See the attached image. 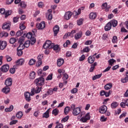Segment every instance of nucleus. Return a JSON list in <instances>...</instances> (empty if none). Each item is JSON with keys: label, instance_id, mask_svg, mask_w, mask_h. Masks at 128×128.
<instances>
[{"label": "nucleus", "instance_id": "f257e3e1", "mask_svg": "<svg viewBox=\"0 0 128 128\" xmlns=\"http://www.w3.org/2000/svg\"><path fill=\"white\" fill-rule=\"evenodd\" d=\"M71 108L72 110V114L74 116H78L80 114V112H82V109L80 108H76V105L74 104H72L71 106Z\"/></svg>", "mask_w": 128, "mask_h": 128}, {"label": "nucleus", "instance_id": "f03ea898", "mask_svg": "<svg viewBox=\"0 0 128 128\" xmlns=\"http://www.w3.org/2000/svg\"><path fill=\"white\" fill-rule=\"evenodd\" d=\"M34 82L36 86H44V78L40 77L35 80Z\"/></svg>", "mask_w": 128, "mask_h": 128}, {"label": "nucleus", "instance_id": "7ed1b4c3", "mask_svg": "<svg viewBox=\"0 0 128 128\" xmlns=\"http://www.w3.org/2000/svg\"><path fill=\"white\" fill-rule=\"evenodd\" d=\"M54 46V43H52V41L48 40L46 41L45 44L43 45L44 48H52Z\"/></svg>", "mask_w": 128, "mask_h": 128}, {"label": "nucleus", "instance_id": "20e7f679", "mask_svg": "<svg viewBox=\"0 0 128 128\" xmlns=\"http://www.w3.org/2000/svg\"><path fill=\"white\" fill-rule=\"evenodd\" d=\"M90 120V113H87L84 116L82 117L79 119L80 121L82 122H86L88 120Z\"/></svg>", "mask_w": 128, "mask_h": 128}, {"label": "nucleus", "instance_id": "39448f33", "mask_svg": "<svg viewBox=\"0 0 128 128\" xmlns=\"http://www.w3.org/2000/svg\"><path fill=\"white\" fill-rule=\"evenodd\" d=\"M36 28H38V30H44V28H46V22H42L40 23H37Z\"/></svg>", "mask_w": 128, "mask_h": 128}, {"label": "nucleus", "instance_id": "423d86ee", "mask_svg": "<svg viewBox=\"0 0 128 128\" xmlns=\"http://www.w3.org/2000/svg\"><path fill=\"white\" fill-rule=\"evenodd\" d=\"M42 90V88H40L38 86H37L36 88V89L34 88L32 90L31 92L32 94L31 96H34V92L36 94H38L40 92V91Z\"/></svg>", "mask_w": 128, "mask_h": 128}, {"label": "nucleus", "instance_id": "0eeeda50", "mask_svg": "<svg viewBox=\"0 0 128 128\" xmlns=\"http://www.w3.org/2000/svg\"><path fill=\"white\" fill-rule=\"evenodd\" d=\"M106 110H108V107L104 105L102 106L99 109V112H100V114H106Z\"/></svg>", "mask_w": 128, "mask_h": 128}, {"label": "nucleus", "instance_id": "6e6552de", "mask_svg": "<svg viewBox=\"0 0 128 128\" xmlns=\"http://www.w3.org/2000/svg\"><path fill=\"white\" fill-rule=\"evenodd\" d=\"M12 84V78H8L5 80V85L6 86H11Z\"/></svg>", "mask_w": 128, "mask_h": 128}, {"label": "nucleus", "instance_id": "1a4fd4ad", "mask_svg": "<svg viewBox=\"0 0 128 128\" xmlns=\"http://www.w3.org/2000/svg\"><path fill=\"white\" fill-rule=\"evenodd\" d=\"M2 28L3 30H10V23H8V22L4 23L2 26Z\"/></svg>", "mask_w": 128, "mask_h": 128}, {"label": "nucleus", "instance_id": "9d476101", "mask_svg": "<svg viewBox=\"0 0 128 128\" xmlns=\"http://www.w3.org/2000/svg\"><path fill=\"white\" fill-rule=\"evenodd\" d=\"M8 70H10V66L8 64L2 66L1 68V71L2 72H6Z\"/></svg>", "mask_w": 128, "mask_h": 128}, {"label": "nucleus", "instance_id": "9b49d317", "mask_svg": "<svg viewBox=\"0 0 128 128\" xmlns=\"http://www.w3.org/2000/svg\"><path fill=\"white\" fill-rule=\"evenodd\" d=\"M6 42V41H0V50H3L6 48L7 46Z\"/></svg>", "mask_w": 128, "mask_h": 128}, {"label": "nucleus", "instance_id": "f8f14e48", "mask_svg": "<svg viewBox=\"0 0 128 128\" xmlns=\"http://www.w3.org/2000/svg\"><path fill=\"white\" fill-rule=\"evenodd\" d=\"M72 14H74L71 12H66L64 18L65 20H70V18H72Z\"/></svg>", "mask_w": 128, "mask_h": 128}, {"label": "nucleus", "instance_id": "ddd939ff", "mask_svg": "<svg viewBox=\"0 0 128 128\" xmlns=\"http://www.w3.org/2000/svg\"><path fill=\"white\" fill-rule=\"evenodd\" d=\"M53 31L54 33V36H56V34H58L60 32V26L58 25L55 26L53 28Z\"/></svg>", "mask_w": 128, "mask_h": 128}, {"label": "nucleus", "instance_id": "4468645a", "mask_svg": "<svg viewBox=\"0 0 128 128\" xmlns=\"http://www.w3.org/2000/svg\"><path fill=\"white\" fill-rule=\"evenodd\" d=\"M82 36V32L80 30L74 35V38L76 40H80Z\"/></svg>", "mask_w": 128, "mask_h": 128}, {"label": "nucleus", "instance_id": "2eb2a0df", "mask_svg": "<svg viewBox=\"0 0 128 128\" xmlns=\"http://www.w3.org/2000/svg\"><path fill=\"white\" fill-rule=\"evenodd\" d=\"M30 96H32L29 92H26L24 93V96L26 102H30Z\"/></svg>", "mask_w": 128, "mask_h": 128}, {"label": "nucleus", "instance_id": "dca6fc26", "mask_svg": "<svg viewBox=\"0 0 128 128\" xmlns=\"http://www.w3.org/2000/svg\"><path fill=\"white\" fill-rule=\"evenodd\" d=\"M2 92L6 94L10 92V88L8 86H6L2 89Z\"/></svg>", "mask_w": 128, "mask_h": 128}, {"label": "nucleus", "instance_id": "f3484780", "mask_svg": "<svg viewBox=\"0 0 128 128\" xmlns=\"http://www.w3.org/2000/svg\"><path fill=\"white\" fill-rule=\"evenodd\" d=\"M112 28V24L110 22H108L104 27V30L106 32H108V30H110Z\"/></svg>", "mask_w": 128, "mask_h": 128}, {"label": "nucleus", "instance_id": "a211bd4d", "mask_svg": "<svg viewBox=\"0 0 128 128\" xmlns=\"http://www.w3.org/2000/svg\"><path fill=\"white\" fill-rule=\"evenodd\" d=\"M24 64V59L21 58L16 62V66H22Z\"/></svg>", "mask_w": 128, "mask_h": 128}, {"label": "nucleus", "instance_id": "6ab92c4d", "mask_svg": "<svg viewBox=\"0 0 128 128\" xmlns=\"http://www.w3.org/2000/svg\"><path fill=\"white\" fill-rule=\"evenodd\" d=\"M42 118H50V109H48L43 114Z\"/></svg>", "mask_w": 128, "mask_h": 128}, {"label": "nucleus", "instance_id": "aec40b11", "mask_svg": "<svg viewBox=\"0 0 128 128\" xmlns=\"http://www.w3.org/2000/svg\"><path fill=\"white\" fill-rule=\"evenodd\" d=\"M64 63V59L62 58L58 59L57 60V64L58 66H62Z\"/></svg>", "mask_w": 128, "mask_h": 128}, {"label": "nucleus", "instance_id": "412c9836", "mask_svg": "<svg viewBox=\"0 0 128 128\" xmlns=\"http://www.w3.org/2000/svg\"><path fill=\"white\" fill-rule=\"evenodd\" d=\"M89 18L90 20H96V13L92 12L90 13Z\"/></svg>", "mask_w": 128, "mask_h": 128}, {"label": "nucleus", "instance_id": "4be33fe9", "mask_svg": "<svg viewBox=\"0 0 128 128\" xmlns=\"http://www.w3.org/2000/svg\"><path fill=\"white\" fill-rule=\"evenodd\" d=\"M94 60H96V58L94 56H90L88 58V62L93 64L94 62Z\"/></svg>", "mask_w": 128, "mask_h": 128}, {"label": "nucleus", "instance_id": "5701e85b", "mask_svg": "<svg viewBox=\"0 0 128 128\" xmlns=\"http://www.w3.org/2000/svg\"><path fill=\"white\" fill-rule=\"evenodd\" d=\"M110 22L111 24V26H112L113 28H116L118 26V21L115 20H111Z\"/></svg>", "mask_w": 128, "mask_h": 128}, {"label": "nucleus", "instance_id": "b1692460", "mask_svg": "<svg viewBox=\"0 0 128 128\" xmlns=\"http://www.w3.org/2000/svg\"><path fill=\"white\" fill-rule=\"evenodd\" d=\"M23 48H17V54L18 56H20L22 55V54H24V52H22Z\"/></svg>", "mask_w": 128, "mask_h": 128}, {"label": "nucleus", "instance_id": "393cba45", "mask_svg": "<svg viewBox=\"0 0 128 128\" xmlns=\"http://www.w3.org/2000/svg\"><path fill=\"white\" fill-rule=\"evenodd\" d=\"M29 78H30V80H34L36 78V72L34 71L31 72L30 74Z\"/></svg>", "mask_w": 128, "mask_h": 128}, {"label": "nucleus", "instance_id": "a878e982", "mask_svg": "<svg viewBox=\"0 0 128 128\" xmlns=\"http://www.w3.org/2000/svg\"><path fill=\"white\" fill-rule=\"evenodd\" d=\"M24 36H26L27 38H28L30 40H32V32H29L28 33L26 34H24Z\"/></svg>", "mask_w": 128, "mask_h": 128}, {"label": "nucleus", "instance_id": "bb28decb", "mask_svg": "<svg viewBox=\"0 0 128 128\" xmlns=\"http://www.w3.org/2000/svg\"><path fill=\"white\" fill-rule=\"evenodd\" d=\"M118 106V102H113L111 104V108H116Z\"/></svg>", "mask_w": 128, "mask_h": 128}, {"label": "nucleus", "instance_id": "cd10ccee", "mask_svg": "<svg viewBox=\"0 0 128 128\" xmlns=\"http://www.w3.org/2000/svg\"><path fill=\"white\" fill-rule=\"evenodd\" d=\"M112 84H106L104 86V88L105 90H110V88H112Z\"/></svg>", "mask_w": 128, "mask_h": 128}, {"label": "nucleus", "instance_id": "c85d7f7f", "mask_svg": "<svg viewBox=\"0 0 128 128\" xmlns=\"http://www.w3.org/2000/svg\"><path fill=\"white\" fill-rule=\"evenodd\" d=\"M102 74L94 76L92 78L93 80H98V78H100L102 76Z\"/></svg>", "mask_w": 128, "mask_h": 128}, {"label": "nucleus", "instance_id": "c756f323", "mask_svg": "<svg viewBox=\"0 0 128 128\" xmlns=\"http://www.w3.org/2000/svg\"><path fill=\"white\" fill-rule=\"evenodd\" d=\"M20 6L22 8H26V4L24 2H21L20 3Z\"/></svg>", "mask_w": 128, "mask_h": 128}, {"label": "nucleus", "instance_id": "7c9ffc66", "mask_svg": "<svg viewBox=\"0 0 128 128\" xmlns=\"http://www.w3.org/2000/svg\"><path fill=\"white\" fill-rule=\"evenodd\" d=\"M29 41L30 42V44H31V46H34V44L36 43V38L33 37L32 38H31V39H30V40Z\"/></svg>", "mask_w": 128, "mask_h": 128}, {"label": "nucleus", "instance_id": "2f4dec72", "mask_svg": "<svg viewBox=\"0 0 128 128\" xmlns=\"http://www.w3.org/2000/svg\"><path fill=\"white\" fill-rule=\"evenodd\" d=\"M12 110H14V106L11 105L8 108H6L4 110L6 112H12Z\"/></svg>", "mask_w": 128, "mask_h": 128}, {"label": "nucleus", "instance_id": "473e14b6", "mask_svg": "<svg viewBox=\"0 0 128 128\" xmlns=\"http://www.w3.org/2000/svg\"><path fill=\"white\" fill-rule=\"evenodd\" d=\"M70 108L69 106H66L64 109V113L68 114L70 112Z\"/></svg>", "mask_w": 128, "mask_h": 128}, {"label": "nucleus", "instance_id": "72a5a7b5", "mask_svg": "<svg viewBox=\"0 0 128 128\" xmlns=\"http://www.w3.org/2000/svg\"><path fill=\"white\" fill-rule=\"evenodd\" d=\"M52 48H53L54 50H60V46H58V44L54 45V43H53V46L52 47Z\"/></svg>", "mask_w": 128, "mask_h": 128}, {"label": "nucleus", "instance_id": "f704fd0d", "mask_svg": "<svg viewBox=\"0 0 128 128\" xmlns=\"http://www.w3.org/2000/svg\"><path fill=\"white\" fill-rule=\"evenodd\" d=\"M22 112H18L16 114V118H22Z\"/></svg>", "mask_w": 128, "mask_h": 128}, {"label": "nucleus", "instance_id": "c9c22d12", "mask_svg": "<svg viewBox=\"0 0 128 128\" xmlns=\"http://www.w3.org/2000/svg\"><path fill=\"white\" fill-rule=\"evenodd\" d=\"M10 14H12V10H7L4 14L5 18H8V16H10Z\"/></svg>", "mask_w": 128, "mask_h": 128}, {"label": "nucleus", "instance_id": "e433bc0d", "mask_svg": "<svg viewBox=\"0 0 128 128\" xmlns=\"http://www.w3.org/2000/svg\"><path fill=\"white\" fill-rule=\"evenodd\" d=\"M116 60L114 58L110 59L108 60V62L109 63V64L111 66H112V64H114V63L116 62Z\"/></svg>", "mask_w": 128, "mask_h": 128}, {"label": "nucleus", "instance_id": "4c0bfd02", "mask_svg": "<svg viewBox=\"0 0 128 128\" xmlns=\"http://www.w3.org/2000/svg\"><path fill=\"white\" fill-rule=\"evenodd\" d=\"M3 36H4V38L8 36V34L4 32H1V38H3Z\"/></svg>", "mask_w": 128, "mask_h": 128}, {"label": "nucleus", "instance_id": "58836bf2", "mask_svg": "<svg viewBox=\"0 0 128 128\" xmlns=\"http://www.w3.org/2000/svg\"><path fill=\"white\" fill-rule=\"evenodd\" d=\"M30 66H32L36 64V60L34 59H31L28 62Z\"/></svg>", "mask_w": 128, "mask_h": 128}, {"label": "nucleus", "instance_id": "ea45409f", "mask_svg": "<svg viewBox=\"0 0 128 128\" xmlns=\"http://www.w3.org/2000/svg\"><path fill=\"white\" fill-rule=\"evenodd\" d=\"M52 114H54L55 116H58V110L55 108L52 112Z\"/></svg>", "mask_w": 128, "mask_h": 128}, {"label": "nucleus", "instance_id": "a19ab883", "mask_svg": "<svg viewBox=\"0 0 128 128\" xmlns=\"http://www.w3.org/2000/svg\"><path fill=\"white\" fill-rule=\"evenodd\" d=\"M84 116V112H80L79 114V116L77 117L78 120H80L81 118H82Z\"/></svg>", "mask_w": 128, "mask_h": 128}, {"label": "nucleus", "instance_id": "79ce46f5", "mask_svg": "<svg viewBox=\"0 0 128 128\" xmlns=\"http://www.w3.org/2000/svg\"><path fill=\"white\" fill-rule=\"evenodd\" d=\"M78 12L76 11H74L73 12L74 14H76V16H78V14H80V12H82V9L79 8L78 10Z\"/></svg>", "mask_w": 128, "mask_h": 128}, {"label": "nucleus", "instance_id": "37998d69", "mask_svg": "<svg viewBox=\"0 0 128 128\" xmlns=\"http://www.w3.org/2000/svg\"><path fill=\"white\" fill-rule=\"evenodd\" d=\"M112 42L113 44H116L118 42V37L116 36H114Z\"/></svg>", "mask_w": 128, "mask_h": 128}, {"label": "nucleus", "instance_id": "c03bdc74", "mask_svg": "<svg viewBox=\"0 0 128 128\" xmlns=\"http://www.w3.org/2000/svg\"><path fill=\"white\" fill-rule=\"evenodd\" d=\"M16 42V39L14 38H12L10 40V42L12 44H14Z\"/></svg>", "mask_w": 128, "mask_h": 128}, {"label": "nucleus", "instance_id": "a18cd8bd", "mask_svg": "<svg viewBox=\"0 0 128 128\" xmlns=\"http://www.w3.org/2000/svg\"><path fill=\"white\" fill-rule=\"evenodd\" d=\"M30 40H27L24 43V48H28V46H30Z\"/></svg>", "mask_w": 128, "mask_h": 128}, {"label": "nucleus", "instance_id": "49530a36", "mask_svg": "<svg viewBox=\"0 0 128 128\" xmlns=\"http://www.w3.org/2000/svg\"><path fill=\"white\" fill-rule=\"evenodd\" d=\"M128 82V78L126 77L121 79V82H122V84H126V82Z\"/></svg>", "mask_w": 128, "mask_h": 128}, {"label": "nucleus", "instance_id": "de8ad7c7", "mask_svg": "<svg viewBox=\"0 0 128 128\" xmlns=\"http://www.w3.org/2000/svg\"><path fill=\"white\" fill-rule=\"evenodd\" d=\"M90 50V49L88 46H86L83 49V52H88Z\"/></svg>", "mask_w": 128, "mask_h": 128}, {"label": "nucleus", "instance_id": "09e8293b", "mask_svg": "<svg viewBox=\"0 0 128 128\" xmlns=\"http://www.w3.org/2000/svg\"><path fill=\"white\" fill-rule=\"evenodd\" d=\"M46 80H52V74H49Z\"/></svg>", "mask_w": 128, "mask_h": 128}, {"label": "nucleus", "instance_id": "8fccbe9b", "mask_svg": "<svg viewBox=\"0 0 128 128\" xmlns=\"http://www.w3.org/2000/svg\"><path fill=\"white\" fill-rule=\"evenodd\" d=\"M83 20H84V19L82 18H80L79 20H78L77 24L78 26H82V24Z\"/></svg>", "mask_w": 128, "mask_h": 128}, {"label": "nucleus", "instance_id": "3c124183", "mask_svg": "<svg viewBox=\"0 0 128 128\" xmlns=\"http://www.w3.org/2000/svg\"><path fill=\"white\" fill-rule=\"evenodd\" d=\"M22 32H24L22 30H18L17 32L16 36H20L22 34Z\"/></svg>", "mask_w": 128, "mask_h": 128}, {"label": "nucleus", "instance_id": "603ef678", "mask_svg": "<svg viewBox=\"0 0 128 128\" xmlns=\"http://www.w3.org/2000/svg\"><path fill=\"white\" fill-rule=\"evenodd\" d=\"M20 28L21 30H26V26L24 25V24H20Z\"/></svg>", "mask_w": 128, "mask_h": 128}, {"label": "nucleus", "instance_id": "864d4df0", "mask_svg": "<svg viewBox=\"0 0 128 128\" xmlns=\"http://www.w3.org/2000/svg\"><path fill=\"white\" fill-rule=\"evenodd\" d=\"M6 58L7 62H11L12 60V57H10L8 55H6Z\"/></svg>", "mask_w": 128, "mask_h": 128}, {"label": "nucleus", "instance_id": "5fc2aeb1", "mask_svg": "<svg viewBox=\"0 0 128 128\" xmlns=\"http://www.w3.org/2000/svg\"><path fill=\"white\" fill-rule=\"evenodd\" d=\"M44 58V54H40L38 56V60H42Z\"/></svg>", "mask_w": 128, "mask_h": 128}, {"label": "nucleus", "instance_id": "6e6d98bb", "mask_svg": "<svg viewBox=\"0 0 128 128\" xmlns=\"http://www.w3.org/2000/svg\"><path fill=\"white\" fill-rule=\"evenodd\" d=\"M24 37H21L18 40L19 44H24Z\"/></svg>", "mask_w": 128, "mask_h": 128}, {"label": "nucleus", "instance_id": "4d7b16f0", "mask_svg": "<svg viewBox=\"0 0 128 128\" xmlns=\"http://www.w3.org/2000/svg\"><path fill=\"white\" fill-rule=\"evenodd\" d=\"M47 94H50V95L52 94H54V91L52 90V88H50L48 90Z\"/></svg>", "mask_w": 128, "mask_h": 128}, {"label": "nucleus", "instance_id": "13d9d810", "mask_svg": "<svg viewBox=\"0 0 128 128\" xmlns=\"http://www.w3.org/2000/svg\"><path fill=\"white\" fill-rule=\"evenodd\" d=\"M70 116H66L65 118H63L62 120V122H68V120Z\"/></svg>", "mask_w": 128, "mask_h": 128}, {"label": "nucleus", "instance_id": "bf43d9fd", "mask_svg": "<svg viewBox=\"0 0 128 128\" xmlns=\"http://www.w3.org/2000/svg\"><path fill=\"white\" fill-rule=\"evenodd\" d=\"M106 6H108V3L105 2L103 4H102V10H104L106 8Z\"/></svg>", "mask_w": 128, "mask_h": 128}, {"label": "nucleus", "instance_id": "052dcab7", "mask_svg": "<svg viewBox=\"0 0 128 128\" xmlns=\"http://www.w3.org/2000/svg\"><path fill=\"white\" fill-rule=\"evenodd\" d=\"M0 14H6V10L4 8L0 9Z\"/></svg>", "mask_w": 128, "mask_h": 128}, {"label": "nucleus", "instance_id": "680f3d73", "mask_svg": "<svg viewBox=\"0 0 128 128\" xmlns=\"http://www.w3.org/2000/svg\"><path fill=\"white\" fill-rule=\"evenodd\" d=\"M18 18H20L19 16L14 17L13 18L14 22H18Z\"/></svg>", "mask_w": 128, "mask_h": 128}, {"label": "nucleus", "instance_id": "e2e57ef3", "mask_svg": "<svg viewBox=\"0 0 128 128\" xmlns=\"http://www.w3.org/2000/svg\"><path fill=\"white\" fill-rule=\"evenodd\" d=\"M18 122V120H13L11 122H10V126H12V124H16Z\"/></svg>", "mask_w": 128, "mask_h": 128}, {"label": "nucleus", "instance_id": "0e129e2a", "mask_svg": "<svg viewBox=\"0 0 128 128\" xmlns=\"http://www.w3.org/2000/svg\"><path fill=\"white\" fill-rule=\"evenodd\" d=\"M78 91V88H74L71 90L72 94H76V92Z\"/></svg>", "mask_w": 128, "mask_h": 128}, {"label": "nucleus", "instance_id": "69168bd1", "mask_svg": "<svg viewBox=\"0 0 128 128\" xmlns=\"http://www.w3.org/2000/svg\"><path fill=\"white\" fill-rule=\"evenodd\" d=\"M42 64V62L40 60H38L36 64V66H41Z\"/></svg>", "mask_w": 128, "mask_h": 128}, {"label": "nucleus", "instance_id": "338daca9", "mask_svg": "<svg viewBox=\"0 0 128 128\" xmlns=\"http://www.w3.org/2000/svg\"><path fill=\"white\" fill-rule=\"evenodd\" d=\"M106 118H104V116H102L100 118V122H106Z\"/></svg>", "mask_w": 128, "mask_h": 128}, {"label": "nucleus", "instance_id": "774afa93", "mask_svg": "<svg viewBox=\"0 0 128 128\" xmlns=\"http://www.w3.org/2000/svg\"><path fill=\"white\" fill-rule=\"evenodd\" d=\"M68 75L66 74H64L63 80H68Z\"/></svg>", "mask_w": 128, "mask_h": 128}]
</instances>
